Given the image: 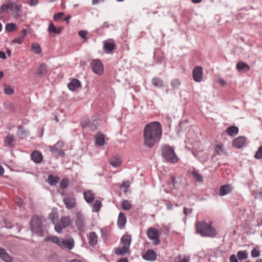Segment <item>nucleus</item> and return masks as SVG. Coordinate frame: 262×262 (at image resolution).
Masks as SVG:
<instances>
[{
    "label": "nucleus",
    "instance_id": "obj_28",
    "mask_svg": "<svg viewBox=\"0 0 262 262\" xmlns=\"http://www.w3.org/2000/svg\"><path fill=\"white\" fill-rule=\"evenodd\" d=\"M121 163V159L117 156H114L110 159V164L115 167L119 166Z\"/></svg>",
    "mask_w": 262,
    "mask_h": 262
},
{
    "label": "nucleus",
    "instance_id": "obj_8",
    "mask_svg": "<svg viewBox=\"0 0 262 262\" xmlns=\"http://www.w3.org/2000/svg\"><path fill=\"white\" fill-rule=\"evenodd\" d=\"M64 143L62 141H58L53 146H49V148L50 151L56 155L63 157L64 155V152L62 150V147Z\"/></svg>",
    "mask_w": 262,
    "mask_h": 262
},
{
    "label": "nucleus",
    "instance_id": "obj_23",
    "mask_svg": "<svg viewBox=\"0 0 262 262\" xmlns=\"http://www.w3.org/2000/svg\"><path fill=\"white\" fill-rule=\"evenodd\" d=\"M232 190L231 186L229 184L224 185L221 187L220 189V194L221 196H224L230 193Z\"/></svg>",
    "mask_w": 262,
    "mask_h": 262
},
{
    "label": "nucleus",
    "instance_id": "obj_30",
    "mask_svg": "<svg viewBox=\"0 0 262 262\" xmlns=\"http://www.w3.org/2000/svg\"><path fill=\"white\" fill-rule=\"evenodd\" d=\"M14 141V136L12 135H8L4 139L5 146L11 147L13 146V142Z\"/></svg>",
    "mask_w": 262,
    "mask_h": 262
},
{
    "label": "nucleus",
    "instance_id": "obj_14",
    "mask_svg": "<svg viewBox=\"0 0 262 262\" xmlns=\"http://www.w3.org/2000/svg\"><path fill=\"white\" fill-rule=\"evenodd\" d=\"M10 10L12 12L13 17L17 18L21 15V10L20 7L15 3H11V7Z\"/></svg>",
    "mask_w": 262,
    "mask_h": 262
},
{
    "label": "nucleus",
    "instance_id": "obj_56",
    "mask_svg": "<svg viewBox=\"0 0 262 262\" xmlns=\"http://www.w3.org/2000/svg\"><path fill=\"white\" fill-rule=\"evenodd\" d=\"M38 3V0H29V4L31 6H35Z\"/></svg>",
    "mask_w": 262,
    "mask_h": 262
},
{
    "label": "nucleus",
    "instance_id": "obj_46",
    "mask_svg": "<svg viewBox=\"0 0 262 262\" xmlns=\"http://www.w3.org/2000/svg\"><path fill=\"white\" fill-rule=\"evenodd\" d=\"M4 92L6 95H11L14 93V89L12 87L8 86L4 89Z\"/></svg>",
    "mask_w": 262,
    "mask_h": 262
},
{
    "label": "nucleus",
    "instance_id": "obj_40",
    "mask_svg": "<svg viewBox=\"0 0 262 262\" xmlns=\"http://www.w3.org/2000/svg\"><path fill=\"white\" fill-rule=\"evenodd\" d=\"M215 150L218 155H222L225 153L224 146L222 144H219L215 147Z\"/></svg>",
    "mask_w": 262,
    "mask_h": 262
},
{
    "label": "nucleus",
    "instance_id": "obj_18",
    "mask_svg": "<svg viewBox=\"0 0 262 262\" xmlns=\"http://www.w3.org/2000/svg\"><path fill=\"white\" fill-rule=\"evenodd\" d=\"M126 223V217L124 213L120 212L119 214L117 225L119 229H122Z\"/></svg>",
    "mask_w": 262,
    "mask_h": 262
},
{
    "label": "nucleus",
    "instance_id": "obj_16",
    "mask_svg": "<svg viewBox=\"0 0 262 262\" xmlns=\"http://www.w3.org/2000/svg\"><path fill=\"white\" fill-rule=\"evenodd\" d=\"M246 141V138L243 136H239L235 139L232 142V145L236 148H241L244 146Z\"/></svg>",
    "mask_w": 262,
    "mask_h": 262
},
{
    "label": "nucleus",
    "instance_id": "obj_61",
    "mask_svg": "<svg viewBox=\"0 0 262 262\" xmlns=\"http://www.w3.org/2000/svg\"><path fill=\"white\" fill-rule=\"evenodd\" d=\"M122 186L125 188H128L129 187V181H126V182H124L123 183V184H122Z\"/></svg>",
    "mask_w": 262,
    "mask_h": 262
},
{
    "label": "nucleus",
    "instance_id": "obj_13",
    "mask_svg": "<svg viewBox=\"0 0 262 262\" xmlns=\"http://www.w3.org/2000/svg\"><path fill=\"white\" fill-rule=\"evenodd\" d=\"M45 219L41 216L34 215L30 221L31 228L42 226Z\"/></svg>",
    "mask_w": 262,
    "mask_h": 262
},
{
    "label": "nucleus",
    "instance_id": "obj_44",
    "mask_svg": "<svg viewBox=\"0 0 262 262\" xmlns=\"http://www.w3.org/2000/svg\"><path fill=\"white\" fill-rule=\"evenodd\" d=\"M98 124V122L97 120H94L92 122H89L85 126V127L88 126L91 129L94 130L96 129Z\"/></svg>",
    "mask_w": 262,
    "mask_h": 262
},
{
    "label": "nucleus",
    "instance_id": "obj_57",
    "mask_svg": "<svg viewBox=\"0 0 262 262\" xmlns=\"http://www.w3.org/2000/svg\"><path fill=\"white\" fill-rule=\"evenodd\" d=\"M218 83L221 85H225L227 83L226 81L222 78H219L218 79Z\"/></svg>",
    "mask_w": 262,
    "mask_h": 262
},
{
    "label": "nucleus",
    "instance_id": "obj_2",
    "mask_svg": "<svg viewBox=\"0 0 262 262\" xmlns=\"http://www.w3.org/2000/svg\"><path fill=\"white\" fill-rule=\"evenodd\" d=\"M45 242H52L56 244L61 249L70 251L75 246V242L71 236H68L66 238L58 237L53 235H49L45 239Z\"/></svg>",
    "mask_w": 262,
    "mask_h": 262
},
{
    "label": "nucleus",
    "instance_id": "obj_37",
    "mask_svg": "<svg viewBox=\"0 0 262 262\" xmlns=\"http://www.w3.org/2000/svg\"><path fill=\"white\" fill-rule=\"evenodd\" d=\"M152 84L158 88H160L163 86V81L159 78H154L152 80Z\"/></svg>",
    "mask_w": 262,
    "mask_h": 262
},
{
    "label": "nucleus",
    "instance_id": "obj_51",
    "mask_svg": "<svg viewBox=\"0 0 262 262\" xmlns=\"http://www.w3.org/2000/svg\"><path fill=\"white\" fill-rule=\"evenodd\" d=\"M11 7V3L4 4L1 6V9L2 11H5L8 9L10 10Z\"/></svg>",
    "mask_w": 262,
    "mask_h": 262
},
{
    "label": "nucleus",
    "instance_id": "obj_12",
    "mask_svg": "<svg viewBox=\"0 0 262 262\" xmlns=\"http://www.w3.org/2000/svg\"><path fill=\"white\" fill-rule=\"evenodd\" d=\"M63 202L68 209L74 208L76 205L75 198L72 195H66L63 198Z\"/></svg>",
    "mask_w": 262,
    "mask_h": 262
},
{
    "label": "nucleus",
    "instance_id": "obj_62",
    "mask_svg": "<svg viewBox=\"0 0 262 262\" xmlns=\"http://www.w3.org/2000/svg\"><path fill=\"white\" fill-rule=\"evenodd\" d=\"M117 262H128V260L127 258H121L118 260Z\"/></svg>",
    "mask_w": 262,
    "mask_h": 262
},
{
    "label": "nucleus",
    "instance_id": "obj_50",
    "mask_svg": "<svg viewBox=\"0 0 262 262\" xmlns=\"http://www.w3.org/2000/svg\"><path fill=\"white\" fill-rule=\"evenodd\" d=\"M260 255V251L256 248H254L251 251V256L253 257H257Z\"/></svg>",
    "mask_w": 262,
    "mask_h": 262
},
{
    "label": "nucleus",
    "instance_id": "obj_54",
    "mask_svg": "<svg viewBox=\"0 0 262 262\" xmlns=\"http://www.w3.org/2000/svg\"><path fill=\"white\" fill-rule=\"evenodd\" d=\"M13 43H21L23 42V38L20 37L15 38L12 41Z\"/></svg>",
    "mask_w": 262,
    "mask_h": 262
},
{
    "label": "nucleus",
    "instance_id": "obj_42",
    "mask_svg": "<svg viewBox=\"0 0 262 262\" xmlns=\"http://www.w3.org/2000/svg\"><path fill=\"white\" fill-rule=\"evenodd\" d=\"M122 208L125 210H128L131 209L132 205L127 200H124L121 203Z\"/></svg>",
    "mask_w": 262,
    "mask_h": 262
},
{
    "label": "nucleus",
    "instance_id": "obj_49",
    "mask_svg": "<svg viewBox=\"0 0 262 262\" xmlns=\"http://www.w3.org/2000/svg\"><path fill=\"white\" fill-rule=\"evenodd\" d=\"M254 157L256 159H260L262 158V146L258 148L255 154Z\"/></svg>",
    "mask_w": 262,
    "mask_h": 262
},
{
    "label": "nucleus",
    "instance_id": "obj_3",
    "mask_svg": "<svg viewBox=\"0 0 262 262\" xmlns=\"http://www.w3.org/2000/svg\"><path fill=\"white\" fill-rule=\"evenodd\" d=\"M196 231L203 237H213L216 234V231L210 224L205 221L196 222Z\"/></svg>",
    "mask_w": 262,
    "mask_h": 262
},
{
    "label": "nucleus",
    "instance_id": "obj_20",
    "mask_svg": "<svg viewBox=\"0 0 262 262\" xmlns=\"http://www.w3.org/2000/svg\"><path fill=\"white\" fill-rule=\"evenodd\" d=\"M88 239L89 245L92 246H94L98 243V236L95 232H91L89 233Z\"/></svg>",
    "mask_w": 262,
    "mask_h": 262
},
{
    "label": "nucleus",
    "instance_id": "obj_45",
    "mask_svg": "<svg viewBox=\"0 0 262 262\" xmlns=\"http://www.w3.org/2000/svg\"><path fill=\"white\" fill-rule=\"evenodd\" d=\"M170 84L173 89H178L181 84V82L178 79H174L171 81Z\"/></svg>",
    "mask_w": 262,
    "mask_h": 262
},
{
    "label": "nucleus",
    "instance_id": "obj_38",
    "mask_svg": "<svg viewBox=\"0 0 262 262\" xmlns=\"http://www.w3.org/2000/svg\"><path fill=\"white\" fill-rule=\"evenodd\" d=\"M237 256L239 260L246 259L248 258V252L246 251H238Z\"/></svg>",
    "mask_w": 262,
    "mask_h": 262
},
{
    "label": "nucleus",
    "instance_id": "obj_41",
    "mask_svg": "<svg viewBox=\"0 0 262 262\" xmlns=\"http://www.w3.org/2000/svg\"><path fill=\"white\" fill-rule=\"evenodd\" d=\"M16 28L17 26L14 23H9L6 25V30L9 32L14 31Z\"/></svg>",
    "mask_w": 262,
    "mask_h": 262
},
{
    "label": "nucleus",
    "instance_id": "obj_47",
    "mask_svg": "<svg viewBox=\"0 0 262 262\" xmlns=\"http://www.w3.org/2000/svg\"><path fill=\"white\" fill-rule=\"evenodd\" d=\"M68 186V179H63L60 183V187L62 189H66Z\"/></svg>",
    "mask_w": 262,
    "mask_h": 262
},
{
    "label": "nucleus",
    "instance_id": "obj_55",
    "mask_svg": "<svg viewBox=\"0 0 262 262\" xmlns=\"http://www.w3.org/2000/svg\"><path fill=\"white\" fill-rule=\"evenodd\" d=\"M192 212V209L191 208H187L186 207L184 208V213L185 215H187L189 214H190Z\"/></svg>",
    "mask_w": 262,
    "mask_h": 262
},
{
    "label": "nucleus",
    "instance_id": "obj_43",
    "mask_svg": "<svg viewBox=\"0 0 262 262\" xmlns=\"http://www.w3.org/2000/svg\"><path fill=\"white\" fill-rule=\"evenodd\" d=\"M114 43L112 42H107L104 45L103 48L105 51L111 52L114 48Z\"/></svg>",
    "mask_w": 262,
    "mask_h": 262
},
{
    "label": "nucleus",
    "instance_id": "obj_59",
    "mask_svg": "<svg viewBox=\"0 0 262 262\" xmlns=\"http://www.w3.org/2000/svg\"><path fill=\"white\" fill-rule=\"evenodd\" d=\"M0 58L3 59H6V54L4 52L0 51Z\"/></svg>",
    "mask_w": 262,
    "mask_h": 262
},
{
    "label": "nucleus",
    "instance_id": "obj_7",
    "mask_svg": "<svg viewBox=\"0 0 262 262\" xmlns=\"http://www.w3.org/2000/svg\"><path fill=\"white\" fill-rule=\"evenodd\" d=\"M147 236L149 239L153 241L154 245H157L160 242L159 232L155 228L151 227L146 232Z\"/></svg>",
    "mask_w": 262,
    "mask_h": 262
},
{
    "label": "nucleus",
    "instance_id": "obj_34",
    "mask_svg": "<svg viewBox=\"0 0 262 262\" xmlns=\"http://www.w3.org/2000/svg\"><path fill=\"white\" fill-rule=\"evenodd\" d=\"M105 140L104 136L101 134H97L95 136V143L99 145H103L104 143Z\"/></svg>",
    "mask_w": 262,
    "mask_h": 262
},
{
    "label": "nucleus",
    "instance_id": "obj_21",
    "mask_svg": "<svg viewBox=\"0 0 262 262\" xmlns=\"http://www.w3.org/2000/svg\"><path fill=\"white\" fill-rule=\"evenodd\" d=\"M83 195L85 201L88 203H92L94 200L95 197V194L90 190L84 191Z\"/></svg>",
    "mask_w": 262,
    "mask_h": 262
},
{
    "label": "nucleus",
    "instance_id": "obj_11",
    "mask_svg": "<svg viewBox=\"0 0 262 262\" xmlns=\"http://www.w3.org/2000/svg\"><path fill=\"white\" fill-rule=\"evenodd\" d=\"M193 80L196 82H200L203 79V68L200 66L195 67L192 71Z\"/></svg>",
    "mask_w": 262,
    "mask_h": 262
},
{
    "label": "nucleus",
    "instance_id": "obj_35",
    "mask_svg": "<svg viewBox=\"0 0 262 262\" xmlns=\"http://www.w3.org/2000/svg\"><path fill=\"white\" fill-rule=\"evenodd\" d=\"M47 181L51 185L54 186L59 181V178L53 175H50L48 178Z\"/></svg>",
    "mask_w": 262,
    "mask_h": 262
},
{
    "label": "nucleus",
    "instance_id": "obj_53",
    "mask_svg": "<svg viewBox=\"0 0 262 262\" xmlns=\"http://www.w3.org/2000/svg\"><path fill=\"white\" fill-rule=\"evenodd\" d=\"M229 260V262H238L236 256L235 254H232L230 256Z\"/></svg>",
    "mask_w": 262,
    "mask_h": 262
},
{
    "label": "nucleus",
    "instance_id": "obj_17",
    "mask_svg": "<svg viewBox=\"0 0 262 262\" xmlns=\"http://www.w3.org/2000/svg\"><path fill=\"white\" fill-rule=\"evenodd\" d=\"M0 258L5 262H12L13 258L11 256L6 250L0 247Z\"/></svg>",
    "mask_w": 262,
    "mask_h": 262
},
{
    "label": "nucleus",
    "instance_id": "obj_64",
    "mask_svg": "<svg viewBox=\"0 0 262 262\" xmlns=\"http://www.w3.org/2000/svg\"><path fill=\"white\" fill-rule=\"evenodd\" d=\"M189 260H190L189 257L184 258L180 260L179 262H189Z\"/></svg>",
    "mask_w": 262,
    "mask_h": 262
},
{
    "label": "nucleus",
    "instance_id": "obj_39",
    "mask_svg": "<svg viewBox=\"0 0 262 262\" xmlns=\"http://www.w3.org/2000/svg\"><path fill=\"white\" fill-rule=\"evenodd\" d=\"M192 176L193 178L197 182H202L203 181V178L202 176L198 173L196 171L193 170L191 172Z\"/></svg>",
    "mask_w": 262,
    "mask_h": 262
},
{
    "label": "nucleus",
    "instance_id": "obj_27",
    "mask_svg": "<svg viewBox=\"0 0 262 262\" xmlns=\"http://www.w3.org/2000/svg\"><path fill=\"white\" fill-rule=\"evenodd\" d=\"M31 50L37 55H41L42 54L41 48L37 43H33L32 44Z\"/></svg>",
    "mask_w": 262,
    "mask_h": 262
},
{
    "label": "nucleus",
    "instance_id": "obj_1",
    "mask_svg": "<svg viewBox=\"0 0 262 262\" xmlns=\"http://www.w3.org/2000/svg\"><path fill=\"white\" fill-rule=\"evenodd\" d=\"M162 132V125L158 121L146 124L143 130L144 145L151 148L158 144L161 139Z\"/></svg>",
    "mask_w": 262,
    "mask_h": 262
},
{
    "label": "nucleus",
    "instance_id": "obj_24",
    "mask_svg": "<svg viewBox=\"0 0 262 262\" xmlns=\"http://www.w3.org/2000/svg\"><path fill=\"white\" fill-rule=\"evenodd\" d=\"M80 85V81L77 79H73L69 83L68 87L71 91H74Z\"/></svg>",
    "mask_w": 262,
    "mask_h": 262
},
{
    "label": "nucleus",
    "instance_id": "obj_10",
    "mask_svg": "<svg viewBox=\"0 0 262 262\" xmlns=\"http://www.w3.org/2000/svg\"><path fill=\"white\" fill-rule=\"evenodd\" d=\"M93 71L98 75H101L103 71V64L99 59L94 60L91 63Z\"/></svg>",
    "mask_w": 262,
    "mask_h": 262
},
{
    "label": "nucleus",
    "instance_id": "obj_4",
    "mask_svg": "<svg viewBox=\"0 0 262 262\" xmlns=\"http://www.w3.org/2000/svg\"><path fill=\"white\" fill-rule=\"evenodd\" d=\"M132 242L130 235H125L121 238L120 247L116 248L115 253L116 255L123 256L130 253V245Z\"/></svg>",
    "mask_w": 262,
    "mask_h": 262
},
{
    "label": "nucleus",
    "instance_id": "obj_48",
    "mask_svg": "<svg viewBox=\"0 0 262 262\" xmlns=\"http://www.w3.org/2000/svg\"><path fill=\"white\" fill-rule=\"evenodd\" d=\"M88 33V32L85 30H80L78 32L79 35L85 40L88 39L87 37Z\"/></svg>",
    "mask_w": 262,
    "mask_h": 262
},
{
    "label": "nucleus",
    "instance_id": "obj_22",
    "mask_svg": "<svg viewBox=\"0 0 262 262\" xmlns=\"http://www.w3.org/2000/svg\"><path fill=\"white\" fill-rule=\"evenodd\" d=\"M17 136L21 139H23L29 135V132L25 129L24 127L19 125L18 126Z\"/></svg>",
    "mask_w": 262,
    "mask_h": 262
},
{
    "label": "nucleus",
    "instance_id": "obj_32",
    "mask_svg": "<svg viewBox=\"0 0 262 262\" xmlns=\"http://www.w3.org/2000/svg\"><path fill=\"white\" fill-rule=\"evenodd\" d=\"M49 217L51 220L53 224L54 225V226H55V224L58 223V215L56 211H52L50 213Z\"/></svg>",
    "mask_w": 262,
    "mask_h": 262
},
{
    "label": "nucleus",
    "instance_id": "obj_63",
    "mask_svg": "<svg viewBox=\"0 0 262 262\" xmlns=\"http://www.w3.org/2000/svg\"><path fill=\"white\" fill-rule=\"evenodd\" d=\"M104 0H92V5H95L99 3L101 1H103Z\"/></svg>",
    "mask_w": 262,
    "mask_h": 262
},
{
    "label": "nucleus",
    "instance_id": "obj_26",
    "mask_svg": "<svg viewBox=\"0 0 262 262\" xmlns=\"http://www.w3.org/2000/svg\"><path fill=\"white\" fill-rule=\"evenodd\" d=\"M47 65L44 63H41L37 70V74L39 76L42 77V76H45L47 74Z\"/></svg>",
    "mask_w": 262,
    "mask_h": 262
},
{
    "label": "nucleus",
    "instance_id": "obj_33",
    "mask_svg": "<svg viewBox=\"0 0 262 262\" xmlns=\"http://www.w3.org/2000/svg\"><path fill=\"white\" fill-rule=\"evenodd\" d=\"M31 231L33 233H35L36 235L42 237L43 236V231L42 229V226L35 227L31 228Z\"/></svg>",
    "mask_w": 262,
    "mask_h": 262
},
{
    "label": "nucleus",
    "instance_id": "obj_60",
    "mask_svg": "<svg viewBox=\"0 0 262 262\" xmlns=\"http://www.w3.org/2000/svg\"><path fill=\"white\" fill-rule=\"evenodd\" d=\"M166 207L168 210H171L173 208V205L171 203H168L166 204Z\"/></svg>",
    "mask_w": 262,
    "mask_h": 262
},
{
    "label": "nucleus",
    "instance_id": "obj_31",
    "mask_svg": "<svg viewBox=\"0 0 262 262\" xmlns=\"http://www.w3.org/2000/svg\"><path fill=\"white\" fill-rule=\"evenodd\" d=\"M62 30V28H56L53 23H51L49 24L48 27V31L50 33H54L56 34H59Z\"/></svg>",
    "mask_w": 262,
    "mask_h": 262
},
{
    "label": "nucleus",
    "instance_id": "obj_15",
    "mask_svg": "<svg viewBox=\"0 0 262 262\" xmlns=\"http://www.w3.org/2000/svg\"><path fill=\"white\" fill-rule=\"evenodd\" d=\"M157 253L152 249L147 250L142 256L143 259L152 261H155L157 259Z\"/></svg>",
    "mask_w": 262,
    "mask_h": 262
},
{
    "label": "nucleus",
    "instance_id": "obj_58",
    "mask_svg": "<svg viewBox=\"0 0 262 262\" xmlns=\"http://www.w3.org/2000/svg\"><path fill=\"white\" fill-rule=\"evenodd\" d=\"M172 182L174 188H177L178 184H177V182L176 181V178L175 177L172 178Z\"/></svg>",
    "mask_w": 262,
    "mask_h": 262
},
{
    "label": "nucleus",
    "instance_id": "obj_19",
    "mask_svg": "<svg viewBox=\"0 0 262 262\" xmlns=\"http://www.w3.org/2000/svg\"><path fill=\"white\" fill-rule=\"evenodd\" d=\"M32 160L36 163H40L43 159L42 154L38 151H34L31 154Z\"/></svg>",
    "mask_w": 262,
    "mask_h": 262
},
{
    "label": "nucleus",
    "instance_id": "obj_25",
    "mask_svg": "<svg viewBox=\"0 0 262 262\" xmlns=\"http://www.w3.org/2000/svg\"><path fill=\"white\" fill-rule=\"evenodd\" d=\"M238 133V128L235 126H231L226 129V133L230 137H234Z\"/></svg>",
    "mask_w": 262,
    "mask_h": 262
},
{
    "label": "nucleus",
    "instance_id": "obj_9",
    "mask_svg": "<svg viewBox=\"0 0 262 262\" xmlns=\"http://www.w3.org/2000/svg\"><path fill=\"white\" fill-rule=\"evenodd\" d=\"M76 224L79 231H84L85 230V217L81 212H78L77 214Z\"/></svg>",
    "mask_w": 262,
    "mask_h": 262
},
{
    "label": "nucleus",
    "instance_id": "obj_52",
    "mask_svg": "<svg viewBox=\"0 0 262 262\" xmlns=\"http://www.w3.org/2000/svg\"><path fill=\"white\" fill-rule=\"evenodd\" d=\"M63 15L64 13L63 12H59L54 15L53 19L55 21L58 20Z\"/></svg>",
    "mask_w": 262,
    "mask_h": 262
},
{
    "label": "nucleus",
    "instance_id": "obj_5",
    "mask_svg": "<svg viewBox=\"0 0 262 262\" xmlns=\"http://www.w3.org/2000/svg\"><path fill=\"white\" fill-rule=\"evenodd\" d=\"M162 154L164 159L168 162L176 163L178 161L174 149L169 145L164 146L162 148Z\"/></svg>",
    "mask_w": 262,
    "mask_h": 262
},
{
    "label": "nucleus",
    "instance_id": "obj_6",
    "mask_svg": "<svg viewBox=\"0 0 262 262\" xmlns=\"http://www.w3.org/2000/svg\"><path fill=\"white\" fill-rule=\"evenodd\" d=\"M71 219L68 216H62L60 221L54 226L55 230L58 233H61L63 229L67 228L71 224Z\"/></svg>",
    "mask_w": 262,
    "mask_h": 262
},
{
    "label": "nucleus",
    "instance_id": "obj_36",
    "mask_svg": "<svg viewBox=\"0 0 262 262\" xmlns=\"http://www.w3.org/2000/svg\"><path fill=\"white\" fill-rule=\"evenodd\" d=\"M102 204L99 200H96L92 206V211L94 212H98L101 208Z\"/></svg>",
    "mask_w": 262,
    "mask_h": 262
},
{
    "label": "nucleus",
    "instance_id": "obj_29",
    "mask_svg": "<svg viewBox=\"0 0 262 262\" xmlns=\"http://www.w3.org/2000/svg\"><path fill=\"white\" fill-rule=\"evenodd\" d=\"M236 68L238 71H248L250 69V67L243 61L238 62L236 64Z\"/></svg>",
    "mask_w": 262,
    "mask_h": 262
}]
</instances>
